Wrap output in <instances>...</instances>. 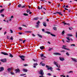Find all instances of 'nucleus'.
Masks as SVG:
<instances>
[{
  "label": "nucleus",
  "instance_id": "f257e3e1",
  "mask_svg": "<svg viewBox=\"0 0 77 77\" xmlns=\"http://www.w3.org/2000/svg\"><path fill=\"white\" fill-rule=\"evenodd\" d=\"M46 68H47L48 70H51V71H52V70H53V68L51 66L50 67L49 66L46 65Z\"/></svg>",
  "mask_w": 77,
  "mask_h": 77
},
{
  "label": "nucleus",
  "instance_id": "f03ea898",
  "mask_svg": "<svg viewBox=\"0 0 77 77\" xmlns=\"http://www.w3.org/2000/svg\"><path fill=\"white\" fill-rule=\"evenodd\" d=\"M53 63L54 64L56 65V66H57L58 67V68H60V65H59V63H57L56 61H54Z\"/></svg>",
  "mask_w": 77,
  "mask_h": 77
},
{
  "label": "nucleus",
  "instance_id": "7ed1b4c3",
  "mask_svg": "<svg viewBox=\"0 0 77 77\" xmlns=\"http://www.w3.org/2000/svg\"><path fill=\"white\" fill-rule=\"evenodd\" d=\"M39 74L43 76L44 75V71L42 69H41L39 72Z\"/></svg>",
  "mask_w": 77,
  "mask_h": 77
},
{
  "label": "nucleus",
  "instance_id": "20e7f679",
  "mask_svg": "<svg viewBox=\"0 0 77 77\" xmlns=\"http://www.w3.org/2000/svg\"><path fill=\"white\" fill-rule=\"evenodd\" d=\"M19 57H20V59L22 60H25V59L24 58H25L26 57H25V56L23 55H21L19 56Z\"/></svg>",
  "mask_w": 77,
  "mask_h": 77
},
{
  "label": "nucleus",
  "instance_id": "39448f33",
  "mask_svg": "<svg viewBox=\"0 0 77 77\" xmlns=\"http://www.w3.org/2000/svg\"><path fill=\"white\" fill-rule=\"evenodd\" d=\"M66 46H65L64 45H63V47H62V48L63 49H64V50H69V51L70 50L69 49H68V48H66Z\"/></svg>",
  "mask_w": 77,
  "mask_h": 77
},
{
  "label": "nucleus",
  "instance_id": "423d86ee",
  "mask_svg": "<svg viewBox=\"0 0 77 77\" xmlns=\"http://www.w3.org/2000/svg\"><path fill=\"white\" fill-rule=\"evenodd\" d=\"M61 12H56L55 13H54L53 14H58L59 15H63V14H61Z\"/></svg>",
  "mask_w": 77,
  "mask_h": 77
},
{
  "label": "nucleus",
  "instance_id": "0eeeda50",
  "mask_svg": "<svg viewBox=\"0 0 77 77\" xmlns=\"http://www.w3.org/2000/svg\"><path fill=\"white\" fill-rule=\"evenodd\" d=\"M16 73H17V72H20V70L19 69H15Z\"/></svg>",
  "mask_w": 77,
  "mask_h": 77
},
{
  "label": "nucleus",
  "instance_id": "6e6552de",
  "mask_svg": "<svg viewBox=\"0 0 77 77\" xmlns=\"http://www.w3.org/2000/svg\"><path fill=\"white\" fill-rule=\"evenodd\" d=\"M4 70V67H1L0 68V72H2Z\"/></svg>",
  "mask_w": 77,
  "mask_h": 77
},
{
  "label": "nucleus",
  "instance_id": "1a4fd4ad",
  "mask_svg": "<svg viewBox=\"0 0 77 77\" xmlns=\"http://www.w3.org/2000/svg\"><path fill=\"white\" fill-rule=\"evenodd\" d=\"M1 62H6V59H2L1 60Z\"/></svg>",
  "mask_w": 77,
  "mask_h": 77
},
{
  "label": "nucleus",
  "instance_id": "9d476101",
  "mask_svg": "<svg viewBox=\"0 0 77 77\" xmlns=\"http://www.w3.org/2000/svg\"><path fill=\"white\" fill-rule=\"evenodd\" d=\"M60 59L61 61H63L65 60V59L62 57H60Z\"/></svg>",
  "mask_w": 77,
  "mask_h": 77
},
{
  "label": "nucleus",
  "instance_id": "9b49d317",
  "mask_svg": "<svg viewBox=\"0 0 77 77\" xmlns=\"http://www.w3.org/2000/svg\"><path fill=\"white\" fill-rule=\"evenodd\" d=\"M1 53V54H4V55H8V54L5 52H2Z\"/></svg>",
  "mask_w": 77,
  "mask_h": 77
},
{
  "label": "nucleus",
  "instance_id": "f8f14e48",
  "mask_svg": "<svg viewBox=\"0 0 77 77\" xmlns=\"http://www.w3.org/2000/svg\"><path fill=\"white\" fill-rule=\"evenodd\" d=\"M39 19V17H35L34 18H33L32 19L33 20H38V19Z\"/></svg>",
  "mask_w": 77,
  "mask_h": 77
},
{
  "label": "nucleus",
  "instance_id": "ddd939ff",
  "mask_svg": "<svg viewBox=\"0 0 77 77\" xmlns=\"http://www.w3.org/2000/svg\"><path fill=\"white\" fill-rule=\"evenodd\" d=\"M54 54L55 55H59V56L61 55L60 54L58 53H54Z\"/></svg>",
  "mask_w": 77,
  "mask_h": 77
},
{
  "label": "nucleus",
  "instance_id": "4468645a",
  "mask_svg": "<svg viewBox=\"0 0 77 77\" xmlns=\"http://www.w3.org/2000/svg\"><path fill=\"white\" fill-rule=\"evenodd\" d=\"M23 71L24 72H27L28 70L27 69H23Z\"/></svg>",
  "mask_w": 77,
  "mask_h": 77
},
{
  "label": "nucleus",
  "instance_id": "2eb2a0df",
  "mask_svg": "<svg viewBox=\"0 0 77 77\" xmlns=\"http://www.w3.org/2000/svg\"><path fill=\"white\" fill-rule=\"evenodd\" d=\"M72 60H73L74 62H77V60H76L75 58H72Z\"/></svg>",
  "mask_w": 77,
  "mask_h": 77
},
{
  "label": "nucleus",
  "instance_id": "dca6fc26",
  "mask_svg": "<svg viewBox=\"0 0 77 77\" xmlns=\"http://www.w3.org/2000/svg\"><path fill=\"white\" fill-rule=\"evenodd\" d=\"M7 70L8 71H12V68H8L7 69Z\"/></svg>",
  "mask_w": 77,
  "mask_h": 77
},
{
  "label": "nucleus",
  "instance_id": "f3484780",
  "mask_svg": "<svg viewBox=\"0 0 77 77\" xmlns=\"http://www.w3.org/2000/svg\"><path fill=\"white\" fill-rule=\"evenodd\" d=\"M63 24H64V25H66V24H67V25H69V23H65V22H63Z\"/></svg>",
  "mask_w": 77,
  "mask_h": 77
},
{
  "label": "nucleus",
  "instance_id": "a211bd4d",
  "mask_svg": "<svg viewBox=\"0 0 77 77\" xmlns=\"http://www.w3.org/2000/svg\"><path fill=\"white\" fill-rule=\"evenodd\" d=\"M40 48L41 50H43V49H44V46H41L40 47Z\"/></svg>",
  "mask_w": 77,
  "mask_h": 77
},
{
  "label": "nucleus",
  "instance_id": "6ab92c4d",
  "mask_svg": "<svg viewBox=\"0 0 77 77\" xmlns=\"http://www.w3.org/2000/svg\"><path fill=\"white\" fill-rule=\"evenodd\" d=\"M5 10V9H2L0 10V13H2L3 11H4V10Z\"/></svg>",
  "mask_w": 77,
  "mask_h": 77
},
{
  "label": "nucleus",
  "instance_id": "aec40b11",
  "mask_svg": "<svg viewBox=\"0 0 77 77\" xmlns=\"http://www.w3.org/2000/svg\"><path fill=\"white\" fill-rule=\"evenodd\" d=\"M43 26H45V27H46L47 26V25H46V23H43Z\"/></svg>",
  "mask_w": 77,
  "mask_h": 77
},
{
  "label": "nucleus",
  "instance_id": "412c9836",
  "mask_svg": "<svg viewBox=\"0 0 77 77\" xmlns=\"http://www.w3.org/2000/svg\"><path fill=\"white\" fill-rule=\"evenodd\" d=\"M40 21H38V22L36 23L37 25H39V23H40Z\"/></svg>",
  "mask_w": 77,
  "mask_h": 77
},
{
  "label": "nucleus",
  "instance_id": "4be33fe9",
  "mask_svg": "<svg viewBox=\"0 0 77 77\" xmlns=\"http://www.w3.org/2000/svg\"><path fill=\"white\" fill-rule=\"evenodd\" d=\"M53 29L54 30H57V28L55 26H54L53 27Z\"/></svg>",
  "mask_w": 77,
  "mask_h": 77
},
{
  "label": "nucleus",
  "instance_id": "5701e85b",
  "mask_svg": "<svg viewBox=\"0 0 77 77\" xmlns=\"http://www.w3.org/2000/svg\"><path fill=\"white\" fill-rule=\"evenodd\" d=\"M53 48H49V49H48V51H51L52 50V49H53Z\"/></svg>",
  "mask_w": 77,
  "mask_h": 77
},
{
  "label": "nucleus",
  "instance_id": "b1692460",
  "mask_svg": "<svg viewBox=\"0 0 77 77\" xmlns=\"http://www.w3.org/2000/svg\"><path fill=\"white\" fill-rule=\"evenodd\" d=\"M26 12L27 13H29L30 12V10L29 9H28L27 10Z\"/></svg>",
  "mask_w": 77,
  "mask_h": 77
},
{
  "label": "nucleus",
  "instance_id": "393cba45",
  "mask_svg": "<svg viewBox=\"0 0 77 77\" xmlns=\"http://www.w3.org/2000/svg\"><path fill=\"white\" fill-rule=\"evenodd\" d=\"M9 56L11 57H13V55H12V54H11V53H10Z\"/></svg>",
  "mask_w": 77,
  "mask_h": 77
},
{
  "label": "nucleus",
  "instance_id": "a878e982",
  "mask_svg": "<svg viewBox=\"0 0 77 77\" xmlns=\"http://www.w3.org/2000/svg\"><path fill=\"white\" fill-rule=\"evenodd\" d=\"M67 36H72V35L71 34H67Z\"/></svg>",
  "mask_w": 77,
  "mask_h": 77
},
{
  "label": "nucleus",
  "instance_id": "bb28decb",
  "mask_svg": "<svg viewBox=\"0 0 77 77\" xmlns=\"http://www.w3.org/2000/svg\"><path fill=\"white\" fill-rule=\"evenodd\" d=\"M68 40V41H70V39L69 38V37H67L66 38Z\"/></svg>",
  "mask_w": 77,
  "mask_h": 77
},
{
  "label": "nucleus",
  "instance_id": "cd10ccee",
  "mask_svg": "<svg viewBox=\"0 0 77 77\" xmlns=\"http://www.w3.org/2000/svg\"><path fill=\"white\" fill-rule=\"evenodd\" d=\"M23 15L25 16H28V14H27L24 13L23 14Z\"/></svg>",
  "mask_w": 77,
  "mask_h": 77
},
{
  "label": "nucleus",
  "instance_id": "c85d7f7f",
  "mask_svg": "<svg viewBox=\"0 0 77 77\" xmlns=\"http://www.w3.org/2000/svg\"><path fill=\"white\" fill-rule=\"evenodd\" d=\"M45 33H47L48 34H50V32H45Z\"/></svg>",
  "mask_w": 77,
  "mask_h": 77
},
{
  "label": "nucleus",
  "instance_id": "c756f323",
  "mask_svg": "<svg viewBox=\"0 0 77 77\" xmlns=\"http://www.w3.org/2000/svg\"><path fill=\"white\" fill-rule=\"evenodd\" d=\"M66 54L67 56H68L69 55V53H68V52L66 53Z\"/></svg>",
  "mask_w": 77,
  "mask_h": 77
},
{
  "label": "nucleus",
  "instance_id": "7c9ffc66",
  "mask_svg": "<svg viewBox=\"0 0 77 77\" xmlns=\"http://www.w3.org/2000/svg\"><path fill=\"white\" fill-rule=\"evenodd\" d=\"M34 65H35V66H37L38 65V63H35L33 64Z\"/></svg>",
  "mask_w": 77,
  "mask_h": 77
},
{
  "label": "nucleus",
  "instance_id": "2f4dec72",
  "mask_svg": "<svg viewBox=\"0 0 77 77\" xmlns=\"http://www.w3.org/2000/svg\"><path fill=\"white\" fill-rule=\"evenodd\" d=\"M11 75H14V74H14V73L12 72H11Z\"/></svg>",
  "mask_w": 77,
  "mask_h": 77
},
{
  "label": "nucleus",
  "instance_id": "473e14b6",
  "mask_svg": "<svg viewBox=\"0 0 77 77\" xmlns=\"http://www.w3.org/2000/svg\"><path fill=\"white\" fill-rule=\"evenodd\" d=\"M50 34H51V36H54V37L56 36V35H55L54 34H53L51 33Z\"/></svg>",
  "mask_w": 77,
  "mask_h": 77
},
{
  "label": "nucleus",
  "instance_id": "72a5a7b5",
  "mask_svg": "<svg viewBox=\"0 0 77 77\" xmlns=\"http://www.w3.org/2000/svg\"><path fill=\"white\" fill-rule=\"evenodd\" d=\"M26 74H20V75H21V76H24V75H26Z\"/></svg>",
  "mask_w": 77,
  "mask_h": 77
},
{
  "label": "nucleus",
  "instance_id": "f704fd0d",
  "mask_svg": "<svg viewBox=\"0 0 77 77\" xmlns=\"http://www.w3.org/2000/svg\"><path fill=\"white\" fill-rule=\"evenodd\" d=\"M40 56H41V57H43V56H44V54H41L40 55Z\"/></svg>",
  "mask_w": 77,
  "mask_h": 77
},
{
  "label": "nucleus",
  "instance_id": "c9c22d12",
  "mask_svg": "<svg viewBox=\"0 0 77 77\" xmlns=\"http://www.w3.org/2000/svg\"><path fill=\"white\" fill-rule=\"evenodd\" d=\"M38 35L39 36V37H40L41 38H42V35H40L39 34H38Z\"/></svg>",
  "mask_w": 77,
  "mask_h": 77
},
{
  "label": "nucleus",
  "instance_id": "e433bc0d",
  "mask_svg": "<svg viewBox=\"0 0 77 77\" xmlns=\"http://www.w3.org/2000/svg\"><path fill=\"white\" fill-rule=\"evenodd\" d=\"M62 34H63V35L64 33H65V31H63L62 33Z\"/></svg>",
  "mask_w": 77,
  "mask_h": 77
},
{
  "label": "nucleus",
  "instance_id": "4c0bfd02",
  "mask_svg": "<svg viewBox=\"0 0 77 77\" xmlns=\"http://www.w3.org/2000/svg\"><path fill=\"white\" fill-rule=\"evenodd\" d=\"M60 52L61 53H65V51L64 50H62L61 51H60Z\"/></svg>",
  "mask_w": 77,
  "mask_h": 77
},
{
  "label": "nucleus",
  "instance_id": "58836bf2",
  "mask_svg": "<svg viewBox=\"0 0 77 77\" xmlns=\"http://www.w3.org/2000/svg\"><path fill=\"white\" fill-rule=\"evenodd\" d=\"M70 45L71 46H74L75 47V44L71 45Z\"/></svg>",
  "mask_w": 77,
  "mask_h": 77
},
{
  "label": "nucleus",
  "instance_id": "ea45409f",
  "mask_svg": "<svg viewBox=\"0 0 77 77\" xmlns=\"http://www.w3.org/2000/svg\"><path fill=\"white\" fill-rule=\"evenodd\" d=\"M18 29H19V30H22V27H19L18 28Z\"/></svg>",
  "mask_w": 77,
  "mask_h": 77
},
{
  "label": "nucleus",
  "instance_id": "a19ab883",
  "mask_svg": "<svg viewBox=\"0 0 77 77\" xmlns=\"http://www.w3.org/2000/svg\"><path fill=\"white\" fill-rule=\"evenodd\" d=\"M42 65L43 66H45V63H42Z\"/></svg>",
  "mask_w": 77,
  "mask_h": 77
},
{
  "label": "nucleus",
  "instance_id": "79ce46f5",
  "mask_svg": "<svg viewBox=\"0 0 77 77\" xmlns=\"http://www.w3.org/2000/svg\"><path fill=\"white\" fill-rule=\"evenodd\" d=\"M47 75H49V76L51 75V74H50L49 73H48Z\"/></svg>",
  "mask_w": 77,
  "mask_h": 77
},
{
  "label": "nucleus",
  "instance_id": "37998d69",
  "mask_svg": "<svg viewBox=\"0 0 77 77\" xmlns=\"http://www.w3.org/2000/svg\"><path fill=\"white\" fill-rule=\"evenodd\" d=\"M10 39L11 40H13L14 39L13 38V37H12V36H11V38H10Z\"/></svg>",
  "mask_w": 77,
  "mask_h": 77
},
{
  "label": "nucleus",
  "instance_id": "c03bdc74",
  "mask_svg": "<svg viewBox=\"0 0 77 77\" xmlns=\"http://www.w3.org/2000/svg\"><path fill=\"white\" fill-rule=\"evenodd\" d=\"M21 6V4H19L18 5V7H19V8H20Z\"/></svg>",
  "mask_w": 77,
  "mask_h": 77
},
{
  "label": "nucleus",
  "instance_id": "a18cd8bd",
  "mask_svg": "<svg viewBox=\"0 0 77 77\" xmlns=\"http://www.w3.org/2000/svg\"><path fill=\"white\" fill-rule=\"evenodd\" d=\"M10 32L11 33H13V31H12V30H10Z\"/></svg>",
  "mask_w": 77,
  "mask_h": 77
},
{
  "label": "nucleus",
  "instance_id": "49530a36",
  "mask_svg": "<svg viewBox=\"0 0 77 77\" xmlns=\"http://www.w3.org/2000/svg\"><path fill=\"white\" fill-rule=\"evenodd\" d=\"M39 25H37L36 26V27L37 28H38L39 27Z\"/></svg>",
  "mask_w": 77,
  "mask_h": 77
},
{
  "label": "nucleus",
  "instance_id": "de8ad7c7",
  "mask_svg": "<svg viewBox=\"0 0 77 77\" xmlns=\"http://www.w3.org/2000/svg\"><path fill=\"white\" fill-rule=\"evenodd\" d=\"M71 72H72V73H73V72H72V71H70L69 72V73H71Z\"/></svg>",
  "mask_w": 77,
  "mask_h": 77
},
{
  "label": "nucleus",
  "instance_id": "09e8293b",
  "mask_svg": "<svg viewBox=\"0 0 77 77\" xmlns=\"http://www.w3.org/2000/svg\"><path fill=\"white\" fill-rule=\"evenodd\" d=\"M60 77H65V75H60Z\"/></svg>",
  "mask_w": 77,
  "mask_h": 77
},
{
  "label": "nucleus",
  "instance_id": "8fccbe9b",
  "mask_svg": "<svg viewBox=\"0 0 77 77\" xmlns=\"http://www.w3.org/2000/svg\"><path fill=\"white\" fill-rule=\"evenodd\" d=\"M59 68H58V69H56V70H58V71H60V69H59Z\"/></svg>",
  "mask_w": 77,
  "mask_h": 77
},
{
  "label": "nucleus",
  "instance_id": "3c124183",
  "mask_svg": "<svg viewBox=\"0 0 77 77\" xmlns=\"http://www.w3.org/2000/svg\"><path fill=\"white\" fill-rule=\"evenodd\" d=\"M1 15L2 17H5V15L3 14H1Z\"/></svg>",
  "mask_w": 77,
  "mask_h": 77
},
{
  "label": "nucleus",
  "instance_id": "603ef678",
  "mask_svg": "<svg viewBox=\"0 0 77 77\" xmlns=\"http://www.w3.org/2000/svg\"><path fill=\"white\" fill-rule=\"evenodd\" d=\"M75 37L76 38H77V32L76 33V36Z\"/></svg>",
  "mask_w": 77,
  "mask_h": 77
},
{
  "label": "nucleus",
  "instance_id": "864d4df0",
  "mask_svg": "<svg viewBox=\"0 0 77 77\" xmlns=\"http://www.w3.org/2000/svg\"><path fill=\"white\" fill-rule=\"evenodd\" d=\"M7 38L8 39H9V36H7Z\"/></svg>",
  "mask_w": 77,
  "mask_h": 77
},
{
  "label": "nucleus",
  "instance_id": "5fc2aeb1",
  "mask_svg": "<svg viewBox=\"0 0 77 77\" xmlns=\"http://www.w3.org/2000/svg\"><path fill=\"white\" fill-rule=\"evenodd\" d=\"M22 8H25V5H23V6L21 7Z\"/></svg>",
  "mask_w": 77,
  "mask_h": 77
},
{
  "label": "nucleus",
  "instance_id": "6e6d98bb",
  "mask_svg": "<svg viewBox=\"0 0 77 77\" xmlns=\"http://www.w3.org/2000/svg\"><path fill=\"white\" fill-rule=\"evenodd\" d=\"M25 32V33H29V31H26Z\"/></svg>",
  "mask_w": 77,
  "mask_h": 77
},
{
  "label": "nucleus",
  "instance_id": "4d7b16f0",
  "mask_svg": "<svg viewBox=\"0 0 77 77\" xmlns=\"http://www.w3.org/2000/svg\"><path fill=\"white\" fill-rule=\"evenodd\" d=\"M48 44H51V43H50V42H48Z\"/></svg>",
  "mask_w": 77,
  "mask_h": 77
},
{
  "label": "nucleus",
  "instance_id": "13d9d810",
  "mask_svg": "<svg viewBox=\"0 0 77 77\" xmlns=\"http://www.w3.org/2000/svg\"><path fill=\"white\" fill-rule=\"evenodd\" d=\"M66 42H70L69 41H66Z\"/></svg>",
  "mask_w": 77,
  "mask_h": 77
},
{
  "label": "nucleus",
  "instance_id": "bf43d9fd",
  "mask_svg": "<svg viewBox=\"0 0 77 77\" xmlns=\"http://www.w3.org/2000/svg\"><path fill=\"white\" fill-rule=\"evenodd\" d=\"M22 33L21 32H19V34L20 35H21V34H22Z\"/></svg>",
  "mask_w": 77,
  "mask_h": 77
},
{
  "label": "nucleus",
  "instance_id": "052dcab7",
  "mask_svg": "<svg viewBox=\"0 0 77 77\" xmlns=\"http://www.w3.org/2000/svg\"><path fill=\"white\" fill-rule=\"evenodd\" d=\"M32 36H35V35H34L33 34H32Z\"/></svg>",
  "mask_w": 77,
  "mask_h": 77
},
{
  "label": "nucleus",
  "instance_id": "680f3d73",
  "mask_svg": "<svg viewBox=\"0 0 77 77\" xmlns=\"http://www.w3.org/2000/svg\"><path fill=\"white\" fill-rule=\"evenodd\" d=\"M28 33H32V32L31 31H28Z\"/></svg>",
  "mask_w": 77,
  "mask_h": 77
},
{
  "label": "nucleus",
  "instance_id": "e2e57ef3",
  "mask_svg": "<svg viewBox=\"0 0 77 77\" xmlns=\"http://www.w3.org/2000/svg\"><path fill=\"white\" fill-rule=\"evenodd\" d=\"M6 32H5L4 33V34L5 35H6Z\"/></svg>",
  "mask_w": 77,
  "mask_h": 77
},
{
  "label": "nucleus",
  "instance_id": "0e129e2a",
  "mask_svg": "<svg viewBox=\"0 0 77 77\" xmlns=\"http://www.w3.org/2000/svg\"><path fill=\"white\" fill-rule=\"evenodd\" d=\"M46 21L48 22V21H49V20L48 19H47Z\"/></svg>",
  "mask_w": 77,
  "mask_h": 77
},
{
  "label": "nucleus",
  "instance_id": "69168bd1",
  "mask_svg": "<svg viewBox=\"0 0 77 77\" xmlns=\"http://www.w3.org/2000/svg\"><path fill=\"white\" fill-rule=\"evenodd\" d=\"M68 7H69L68 6V5H67V6H66V8H68Z\"/></svg>",
  "mask_w": 77,
  "mask_h": 77
},
{
  "label": "nucleus",
  "instance_id": "338daca9",
  "mask_svg": "<svg viewBox=\"0 0 77 77\" xmlns=\"http://www.w3.org/2000/svg\"><path fill=\"white\" fill-rule=\"evenodd\" d=\"M25 41H26V40L23 41V43H24V42H25Z\"/></svg>",
  "mask_w": 77,
  "mask_h": 77
},
{
  "label": "nucleus",
  "instance_id": "774afa93",
  "mask_svg": "<svg viewBox=\"0 0 77 77\" xmlns=\"http://www.w3.org/2000/svg\"><path fill=\"white\" fill-rule=\"evenodd\" d=\"M39 77H44V76L42 75V76H39Z\"/></svg>",
  "mask_w": 77,
  "mask_h": 77
}]
</instances>
